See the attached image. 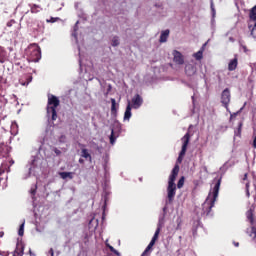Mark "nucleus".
Here are the masks:
<instances>
[{
    "label": "nucleus",
    "mask_w": 256,
    "mask_h": 256,
    "mask_svg": "<svg viewBox=\"0 0 256 256\" xmlns=\"http://www.w3.org/2000/svg\"><path fill=\"white\" fill-rule=\"evenodd\" d=\"M176 223L178 224L179 227V225H181V218H177Z\"/></svg>",
    "instance_id": "49"
},
{
    "label": "nucleus",
    "mask_w": 256,
    "mask_h": 256,
    "mask_svg": "<svg viewBox=\"0 0 256 256\" xmlns=\"http://www.w3.org/2000/svg\"><path fill=\"white\" fill-rule=\"evenodd\" d=\"M111 117L117 119V100L115 98H111Z\"/></svg>",
    "instance_id": "18"
},
{
    "label": "nucleus",
    "mask_w": 256,
    "mask_h": 256,
    "mask_svg": "<svg viewBox=\"0 0 256 256\" xmlns=\"http://www.w3.org/2000/svg\"><path fill=\"white\" fill-rule=\"evenodd\" d=\"M61 179H73V172H60Z\"/></svg>",
    "instance_id": "26"
},
{
    "label": "nucleus",
    "mask_w": 256,
    "mask_h": 256,
    "mask_svg": "<svg viewBox=\"0 0 256 256\" xmlns=\"http://www.w3.org/2000/svg\"><path fill=\"white\" fill-rule=\"evenodd\" d=\"M42 164L43 160L39 156H32L30 161L26 165L28 173L24 176V179H29L31 175H33V177H37V175H39V171H41Z\"/></svg>",
    "instance_id": "5"
},
{
    "label": "nucleus",
    "mask_w": 256,
    "mask_h": 256,
    "mask_svg": "<svg viewBox=\"0 0 256 256\" xmlns=\"http://www.w3.org/2000/svg\"><path fill=\"white\" fill-rule=\"evenodd\" d=\"M0 159H3L0 166V189H7V175L11 171V165L15 164V160L9 156V147L0 144ZM4 175V177H3Z\"/></svg>",
    "instance_id": "1"
},
{
    "label": "nucleus",
    "mask_w": 256,
    "mask_h": 256,
    "mask_svg": "<svg viewBox=\"0 0 256 256\" xmlns=\"http://www.w3.org/2000/svg\"><path fill=\"white\" fill-rule=\"evenodd\" d=\"M56 21H59V17H51L49 20H47V23H55Z\"/></svg>",
    "instance_id": "41"
},
{
    "label": "nucleus",
    "mask_w": 256,
    "mask_h": 256,
    "mask_svg": "<svg viewBox=\"0 0 256 256\" xmlns=\"http://www.w3.org/2000/svg\"><path fill=\"white\" fill-rule=\"evenodd\" d=\"M220 103H222V107L226 108V111H229V103H231V90L229 88L222 91Z\"/></svg>",
    "instance_id": "11"
},
{
    "label": "nucleus",
    "mask_w": 256,
    "mask_h": 256,
    "mask_svg": "<svg viewBox=\"0 0 256 256\" xmlns=\"http://www.w3.org/2000/svg\"><path fill=\"white\" fill-rule=\"evenodd\" d=\"M242 49H243L244 53H247V46L242 45Z\"/></svg>",
    "instance_id": "50"
},
{
    "label": "nucleus",
    "mask_w": 256,
    "mask_h": 256,
    "mask_svg": "<svg viewBox=\"0 0 256 256\" xmlns=\"http://www.w3.org/2000/svg\"><path fill=\"white\" fill-rule=\"evenodd\" d=\"M242 129H243V122L240 121V122L238 123L237 128H236L235 131H234V139H235L236 137L241 138Z\"/></svg>",
    "instance_id": "23"
},
{
    "label": "nucleus",
    "mask_w": 256,
    "mask_h": 256,
    "mask_svg": "<svg viewBox=\"0 0 256 256\" xmlns=\"http://www.w3.org/2000/svg\"><path fill=\"white\" fill-rule=\"evenodd\" d=\"M18 235L19 237H23V235H25V220H23L22 224L18 229Z\"/></svg>",
    "instance_id": "29"
},
{
    "label": "nucleus",
    "mask_w": 256,
    "mask_h": 256,
    "mask_svg": "<svg viewBox=\"0 0 256 256\" xmlns=\"http://www.w3.org/2000/svg\"><path fill=\"white\" fill-rule=\"evenodd\" d=\"M246 196L251 197V193L249 192V183H246Z\"/></svg>",
    "instance_id": "42"
},
{
    "label": "nucleus",
    "mask_w": 256,
    "mask_h": 256,
    "mask_svg": "<svg viewBox=\"0 0 256 256\" xmlns=\"http://www.w3.org/2000/svg\"><path fill=\"white\" fill-rule=\"evenodd\" d=\"M193 105H195V95L191 97Z\"/></svg>",
    "instance_id": "51"
},
{
    "label": "nucleus",
    "mask_w": 256,
    "mask_h": 256,
    "mask_svg": "<svg viewBox=\"0 0 256 256\" xmlns=\"http://www.w3.org/2000/svg\"><path fill=\"white\" fill-rule=\"evenodd\" d=\"M79 67H80V71H83V62L81 60V57L79 58Z\"/></svg>",
    "instance_id": "44"
},
{
    "label": "nucleus",
    "mask_w": 256,
    "mask_h": 256,
    "mask_svg": "<svg viewBox=\"0 0 256 256\" xmlns=\"http://www.w3.org/2000/svg\"><path fill=\"white\" fill-rule=\"evenodd\" d=\"M93 145H94V149H95L96 151H98V153H100V154L103 153V146H100V145H98L97 143H93Z\"/></svg>",
    "instance_id": "38"
},
{
    "label": "nucleus",
    "mask_w": 256,
    "mask_h": 256,
    "mask_svg": "<svg viewBox=\"0 0 256 256\" xmlns=\"http://www.w3.org/2000/svg\"><path fill=\"white\" fill-rule=\"evenodd\" d=\"M99 84L101 85V87H103V82L101 81V79H98Z\"/></svg>",
    "instance_id": "55"
},
{
    "label": "nucleus",
    "mask_w": 256,
    "mask_h": 256,
    "mask_svg": "<svg viewBox=\"0 0 256 256\" xmlns=\"http://www.w3.org/2000/svg\"><path fill=\"white\" fill-rule=\"evenodd\" d=\"M36 193H37V184H34L31 186L30 194L32 195V197H35Z\"/></svg>",
    "instance_id": "37"
},
{
    "label": "nucleus",
    "mask_w": 256,
    "mask_h": 256,
    "mask_svg": "<svg viewBox=\"0 0 256 256\" xmlns=\"http://www.w3.org/2000/svg\"><path fill=\"white\" fill-rule=\"evenodd\" d=\"M254 211L255 207L251 206L250 209L246 212V219L251 225V230L247 229L246 233L249 235V237H252V239H256V221L253 214Z\"/></svg>",
    "instance_id": "7"
},
{
    "label": "nucleus",
    "mask_w": 256,
    "mask_h": 256,
    "mask_svg": "<svg viewBox=\"0 0 256 256\" xmlns=\"http://www.w3.org/2000/svg\"><path fill=\"white\" fill-rule=\"evenodd\" d=\"M30 53V61L33 63H39L41 61V48L39 46L35 45L29 48Z\"/></svg>",
    "instance_id": "12"
},
{
    "label": "nucleus",
    "mask_w": 256,
    "mask_h": 256,
    "mask_svg": "<svg viewBox=\"0 0 256 256\" xmlns=\"http://www.w3.org/2000/svg\"><path fill=\"white\" fill-rule=\"evenodd\" d=\"M102 219H105V216H102Z\"/></svg>",
    "instance_id": "63"
},
{
    "label": "nucleus",
    "mask_w": 256,
    "mask_h": 256,
    "mask_svg": "<svg viewBox=\"0 0 256 256\" xmlns=\"http://www.w3.org/2000/svg\"><path fill=\"white\" fill-rule=\"evenodd\" d=\"M237 69V58L230 60L228 64V71H235Z\"/></svg>",
    "instance_id": "24"
},
{
    "label": "nucleus",
    "mask_w": 256,
    "mask_h": 256,
    "mask_svg": "<svg viewBox=\"0 0 256 256\" xmlns=\"http://www.w3.org/2000/svg\"><path fill=\"white\" fill-rule=\"evenodd\" d=\"M111 134H110V144L115 145V142L117 141V138L121 135L122 126L119 123V120H114L113 124L110 127Z\"/></svg>",
    "instance_id": "8"
},
{
    "label": "nucleus",
    "mask_w": 256,
    "mask_h": 256,
    "mask_svg": "<svg viewBox=\"0 0 256 256\" xmlns=\"http://www.w3.org/2000/svg\"><path fill=\"white\" fill-rule=\"evenodd\" d=\"M169 33H171V31L169 29H166V30L162 31L161 34H160L159 42L160 43H167V39H169Z\"/></svg>",
    "instance_id": "20"
},
{
    "label": "nucleus",
    "mask_w": 256,
    "mask_h": 256,
    "mask_svg": "<svg viewBox=\"0 0 256 256\" xmlns=\"http://www.w3.org/2000/svg\"><path fill=\"white\" fill-rule=\"evenodd\" d=\"M211 13L212 17H215V15L217 14V12L215 11V6H213V2H211Z\"/></svg>",
    "instance_id": "40"
},
{
    "label": "nucleus",
    "mask_w": 256,
    "mask_h": 256,
    "mask_svg": "<svg viewBox=\"0 0 256 256\" xmlns=\"http://www.w3.org/2000/svg\"><path fill=\"white\" fill-rule=\"evenodd\" d=\"M52 151L55 153V155L57 157H59V155H61V150H59V148H57V147H53Z\"/></svg>",
    "instance_id": "39"
},
{
    "label": "nucleus",
    "mask_w": 256,
    "mask_h": 256,
    "mask_svg": "<svg viewBox=\"0 0 256 256\" xmlns=\"http://www.w3.org/2000/svg\"><path fill=\"white\" fill-rule=\"evenodd\" d=\"M139 181H143V178H139Z\"/></svg>",
    "instance_id": "62"
},
{
    "label": "nucleus",
    "mask_w": 256,
    "mask_h": 256,
    "mask_svg": "<svg viewBox=\"0 0 256 256\" xmlns=\"http://www.w3.org/2000/svg\"><path fill=\"white\" fill-rule=\"evenodd\" d=\"M233 245H234L235 247H239V242H233Z\"/></svg>",
    "instance_id": "54"
},
{
    "label": "nucleus",
    "mask_w": 256,
    "mask_h": 256,
    "mask_svg": "<svg viewBox=\"0 0 256 256\" xmlns=\"http://www.w3.org/2000/svg\"><path fill=\"white\" fill-rule=\"evenodd\" d=\"M249 29L251 32V36L256 39V22L254 23V25H249Z\"/></svg>",
    "instance_id": "30"
},
{
    "label": "nucleus",
    "mask_w": 256,
    "mask_h": 256,
    "mask_svg": "<svg viewBox=\"0 0 256 256\" xmlns=\"http://www.w3.org/2000/svg\"><path fill=\"white\" fill-rule=\"evenodd\" d=\"M244 179H247V174L244 175Z\"/></svg>",
    "instance_id": "60"
},
{
    "label": "nucleus",
    "mask_w": 256,
    "mask_h": 256,
    "mask_svg": "<svg viewBox=\"0 0 256 256\" xmlns=\"http://www.w3.org/2000/svg\"><path fill=\"white\" fill-rule=\"evenodd\" d=\"M229 41H232V43H233L235 41V39L233 37H230Z\"/></svg>",
    "instance_id": "57"
},
{
    "label": "nucleus",
    "mask_w": 256,
    "mask_h": 256,
    "mask_svg": "<svg viewBox=\"0 0 256 256\" xmlns=\"http://www.w3.org/2000/svg\"><path fill=\"white\" fill-rule=\"evenodd\" d=\"M14 253L18 256L25 255V243H23L22 239H19V238L17 239L16 249Z\"/></svg>",
    "instance_id": "14"
},
{
    "label": "nucleus",
    "mask_w": 256,
    "mask_h": 256,
    "mask_svg": "<svg viewBox=\"0 0 256 256\" xmlns=\"http://www.w3.org/2000/svg\"><path fill=\"white\" fill-rule=\"evenodd\" d=\"M61 101L59 100V97L53 95V94H48V102H47V114L46 117L48 119V123L50 127H53L54 122L57 121V107H59Z\"/></svg>",
    "instance_id": "3"
},
{
    "label": "nucleus",
    "mask_w": 256,
    "mask_h": 256,
    "mask_svg": "<svg viewBox=\"0 0 256 256\" xmlns=\"http://www.w3.org/2000/svg\"><path fill=\"white\" fill-rule=\"evenodd\" d=\"M111 45L112 47H119V45H121V40H119V36H113Z\"/></svg>",
    "instance_id": "27"
},
{
    "label": "nucleus",
    "mask_w": 256,
    "mask_h": 256,
    "mask_svg": "<svg viewBox=\"0 0 256 256\" xmlns=\"http://www.w3.org/2000/svg\"><path fill=\"white\" fill-rule=\"evenodd\" d=\"M223 179V176H220L219 178H214V187L212 189V192L210 191L205 202L202 204V211L204 215H211V209L215 207V201H217V197H219V189L221 188V181Z\"/></svg>",
    "instance_id": "2"
},
{
    "label": "nucleus",
    "mask_w": 256,
    "mask_h": 256,
    "mask_svg": "<svg viewBox=\"0 0 256 256\" xmlns=\"http://www.w3.org/2000/svg\"><path fill=\"white\" fill-rule=\"evenodd\" d=\"M193 57L196 61H201V59H203V47L198 52L194 53Z\"/></svg>",
    "instance_id": "28"
},
{
    "label": "nucleus",
    "mask_w": 256,
    "mask_h": 256,
    "mask_svg": "<svg viewBox=\"0 0 256 256\" xmlns=\"http://www.w3.org/2000/svg\"><path fill=\"white\" fill-rule=\"evenodd\" d=\"M78 163H80V165H85V159L79 158Z\"/></svg>",
    "instance_id": "46"
},
{
    "label": "nucleus",
    "mask_w": 256,
    "mask_h": 256,
    "mask_svg": "<svg viewBox=\"0 0 256 256\" xmlns=\"http://www.w3.org/2000/svg\"><path fill=\"white\" fill-rule=\"evenodd\" d=\"M13 23H15V20H10L7 22V27H13Z\"/></svg>",
    "instance_id": "43"
},
{
    "label": "nucleus",
    "mask_w": 256,
    "mask_h": 256,
    "mask_svg": "<svg viewBox=\"0 0 256 256\" xmlns=\"http://www.w3.org/2000/svg\"><path fill=\"white\" fill-rule=\"evenodd\" d=\"M5 235V232L1 231L0 232V237H3Z\"/></svg>",
    "instance_id": "56"
},
{
    "label": "nucleus",
    "mask_w": 256,
    "mask_h": 256,
    "mask_svg": "<svg viewBox=\"0 0 256 256\" xmlns=\"http://www.w3.org/2000/svg\"><path fill=\"white\" fill-rule=\"evenodd\" d=\"M31 81H33V76L31 74H23L19 79V83L23 87H27Z\"/></svg>",
    "instance_id": "16"
},
{
    "label": "nucleus",
    "mask_w": 256,
    "mask_h": 256,
    "mask_svg": "<svg viewBox=\"0 0 256 256\" xmlns=\"http://www.w3.org/2000/svg\"><path fill=\"white\" fill-rule=\"evenodd\" d=\"M29 255L30 256H35V253H33V251H31V249H29Z\"/></svg>",
    "instance_id": "52"
},
{
    "label": "nucleus",
    "mask_w": 256,
    "mask_h": 256,
    "mask_svg": "<svg viewBox=\"0 0 256 256\" xmlns=\"http://www.w3.org/2000/svg\"><path fill=\"white\" fill-rule=\"evenodd\" d=\"M173 61L176 63V65H183L185 63V58H183V54L179 52L178 50H174L173 53Z\"/></svg>",
    "instance_id": "15"
},
{
    "label": "nucleus",
    "mask_w": 256,
    "mask_h": 256,
    "mask_svg": "<svg viewBox=\"0 0 256 256\" xmlns=\"http://www.w3.org/2000/svg\"><path fill=\"white\" fill-rule=\"evenodd\" d=\"M229 169V165L226 163L223 164L222 167H220V171L222 173V175H225V173H227V170Z\"/></svg>",
    "instance_id": "35"
},
{
    "label": "nucleus",
    "mask_w": 256,
    "mask_h": 256,
    "mask_svg": "<svg viewBox=\"0 0 256 256\" xmlns=\"http://www.w3.org/2000/svg\"><path fill=\"white\" fill-rule=\"evenodd\" d=\"M141 105H143V97H141V95L139 94H136L132 98V105H131V101L128 100V104L126 106V110L124 113V121H129V119H131V116H132L131 109H140Z\"/></svg>",
    "instance_id": "6"
},
{
    "label": "nucleus",
    "mask_w": 256,
    "mask_h": 256,
    "mask_svg": "<svg viewBox=\"0 0 256 256\" xmlns=\"http://www.w3.org/2000/svg\"><path fill=\"white\" fill-rule=\"evenodd\" d=\"M182 148L177 158V163H183V157H185V153H187V147L189 146V141H191V134L187 132L182 138Z\"/></svg>",
    "instance_id": "9"
},
{
    "label": "nucleus",
    "mask_w": 256,
    "mask_h": 256,
    "mask_svg": "<svg viewBox=\"0 0 256 256\" xmlns=\"http://www.w3.org/2000/svg\"><path fill=\"white\" fill-rule=\"evenodd\" d=\"M211 25H212V27H215V17L211 18Z\"/></svg>",
    "instance_id": "48"
},
{
    "label": "nucleus",
    "mask_w": 256,
    "mask_h": 256,
    "mask_svg": "<svg viewBox=\"0 0 256 256\" xmlns=\"http://www.w3.org/2000/svg\"><path fill=\"white\" fill-rule=\"evenodd\" d=\"M80 147H85V145L84 144H80Z\"/></svg>",
    "instance_id": "59"
},
{
    "label": "nucleus",
    "mask_w": 256,
    "mask_h": 256,
    "mask_svg": "<svg viewBox=\"0 0 256 256\" xmlns=\"http://www.w3.org/2000/svg\"><path fill=\"white\" fill-rule=\"evenodd\" d=\"M9 57L7 56V51L5 48L0 46V63H5L8 61Z\"/></svg>",
    "instance_id": "21"
},
{
    "label": "nucleus",
    "mask_w": 256,
    "mask_h": 256,
    "mask_svg": "<svg viewBox=\"0 0 256 256\" xmlns=\"http://www.w3.org/2000/svg\"><path fill=\"white\" fill-rule=\"evenodd\" d=\"M0 255H2V256H9V254L5 253V252H0Z\"/></svg>",
    "instance_id": "53"
},
{
    "label": "nucleus",
    "mask_w": 256,
    "mask_h": 256,
    "mask_svg": "<svg viewBox=\"0 0 256 256\" xmlns=\"http://www.w3.org/2000/svg\"><path fill=\"white\" fill-rule=\"evenodd\" d=\"M75 7L77 9L79 7V3H75Z\"/></svg>",
    "instance_id": "58"
},
{
    "label": "nucleus",
    "mask_w": 256,
    "mask_h": 256,
    "mask_svg": "<svg viewBox=\"0 0 256 256\" xmlns=\"http://www.w3.org/2000/svg\"><path fill=\"white\" fill-rule=\"evenodd\" d=\"M89 229H97L99 227V219L92 217L88 223Z\"/></svg>",
    "instance_id": "22"
},
{
    "label": "nucleus",
    "mask_w": 256,
    "mask_h": 256,
    "mask_svg": "<svg viewBox=\"0 0 256 256\" xmlns=\"http://www.w3.org/2000/svg\"><path fill=\"white\" fill-rule=\"evenodd\" d=\"M107 93H111V90L113 89V86L111 84H107Z\"/></svg>",
    "instance_id": "45"
},
{
    "label": "nucleus",
    "mask_w": 256,
    "mask_h": 256,
    "mask_svg": "<svg viewBox=\"0 0 256 256\" xmlns=\"http://www.w3.org/2000/svg\"><path fill=\"white\" fill-rule=\"evenodd\" d=\"M177 175H179V164H175L168 178V186H167L168 203H173V201H175V195H177V184H175Z\"/></svg>",
    "instance_id": "4"
},
{
    "label": "nucleus",
    "mask_w": 256,
    "mask_h": 256,
    "mask_svg": "<svg viewBox=\"0 0 256 256\" xmlns=\"http://www.w3.org/2000/svg\"><path fill=\"white\" fill-rule=\"evenodd\" d=\"M245 105H246V103L237 112H234L233 114H230V119H233V117H237V115L239 113H241L243 111V109H245Z\"/></svg>",
    "instance_id": "36"
},
{
    "label": "nucleus",
    "mask_w": 256,
    "mask_h": 256,
    "mask_svg": "<svg viewBox=\"0 0 256 256\" xmlns=\"http://www.w3.org/2000/svg\"><path fill=\"white\" fill-rule=\"evenodd\" d=\"M77 31H79V21H77L73 27L72 37H74L76 43H79V40L77 38Z\"/></svg>",
    "instance_id": "25"
},
{
    "label": "nucleus",
    "mask_w": 256,
    "mask_h": 256,
    "mask_svg": "<svg viewBox=\"0 0 256 256\" xmlns=\"http://www.w3.org/2000/svg\"><path fill=\"white\" fill-rule=\"evenodd\" d=\"M183 185H185V176H182V177L179 179V181H178V183H177V188H178V189H182Z\"/></svg>",
    "instance_id": "33"
},
{
    "label": "nucleus",
    "mask_w": 256,
    "mask_h": 256,
    "mask_svg": "<svg viewBox=\"0 0 256 256\" xmlns=\"http://www.w3.org/2000/svg\"><path fill=\"white\" fill-rule=\"evenodd\" d=\"M109 193L105 192L104 193V204L102 206L103 211H105V209H107V201H109Z\"/></svg>",
    "instance_id": "31"
},
{
    "label": "nucleus",
    "mask_w": 256,
    "mask_h": 256,
    "mask_svg": "<svg viewBox=\"0 0 256 256\" xmlns=\"http://www.w3.org/2000/svg\"><path fill=\"white\" fill-rule=\"evenodd\" d=\"M80 157H82V159H85V161L93 163V156H91V152L87 148L81 149Z\"/></svg>",
    "instance_id": "17"
},
{
    "label": "nucleus",
    "mask_w": 256,
    "mask_h": 256,
    "mask_svg": "<svg viewBox=\"0 0 256 256\" xmlns=\"http://www.w3.org/2000/svg\"><path fill=\"white\" fill-rule=\"evenodd\" d=\"M185 73L188 77H193L197 73V64L194 61L187 63L185 65Z\"/></svg>",
    "instance_id": "13"
},
{
    "label": "nucleus",
    "mask_w": 256,
    "mask_h": 256,
    "mask_svg": "<svg viewBox=\"0 0 256 256\" xmlns=\"http://www.w3.org/2000/svg\"><path fill=\"white\" fill-rule=\"evenodd\" d=\"M28 7L30 8V13H41L43 11V8L40 5L30 3L28 4Z\"/></svg>",
    "instance_id": "19"
},
{
    "label": "nucleus",
    "mask_w": 256,
    "mask_h": 256,
    "mask_svg": "<svg viewBox=\"0 0 256 256\" xmlns=\"http://www.w3.org/2000/svg\"><path fill=\"white\" fill-rule=\"evenodd\" d=\"M106 246L111 251V253H114V255H117V256H121V253L117 251L113 246H111L110 244H106Z\"/></svg>",
    "instance_id": "32"
},
{
    "label": "nucleus",
    "mask_w": 256,
    "mask_h": 256,
    "mask_svg": "<svg viewBox=\"0 0 256 256\" xmlns=\"http://www.w3.org/2000/svg\"><path fill=\"white\" fill-rule=\"evenodd\" d=\"M173 203H169L168 200H166L164 207L162 208V212L159 214L157 228L161 231L163 227H165V217H167V211L169 209V205H172Z\"/></svg>",
    "instance_id": "10"
},
{
    "label": "nucleus",
    "mask_w": 256,
    "mask_h": 256,
    "mask_svg": "<svg viewBox=\"0 0 256 256\" xmlns=\"http://www.w3.org/2000/svg\"><path fill=\"white\" fill-rule=\"evenodd\" d=\"M49 254H50L51 256H55V251L53 250V248H50Z\"/></svg>",
    "instance_id": "47"
},
{
    "label": "nucleus",
    "mask_w": 256,
    "mask_h": 256,
    "mask_svg": "<svg viewBox=\"0 0 256 256\" xmlns=\"http://www.w3.org/2000/svg\"><path fill=\"white\" fill-rule=\"evenodd\" d=\"M250 19H252V21H256V5L252 8L250 12Z\"/></svg>",
    "instance_id": "34"
},
{
    "label": "nucleus",
    "mask_w": 256,
    "mask_h": 256,
    "mask_svg": "<svg viewBox=\"0 0 256 256\" xmlns=\"http://www.w3.org/2000/svg\"><path fill=\"white\" fill-rule=\"evenodd\" d=\"M227 111H228V113H231V110H229V108H228V110H227Z\"/></svg>",
    "instance_id": "61"
}]
</instances>
